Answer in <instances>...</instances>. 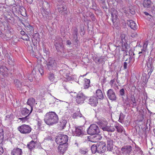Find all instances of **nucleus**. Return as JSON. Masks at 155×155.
Listing matches in <instances>:
<instances>
[{"instance_id": "obj_1", "label": "nucleus", "mask_w": 155, "mask_h": 155, "mask_svg": "<svg viewBox=\"0 0 155 155\" xmlns=\"http://www.w3.org/2000/svg\"><path fill=\"white\" fill-rule=\"evenodd\" d=\"M44 120L47 125H52L58 123L59 118L55 112L51 111L48 112L45 114Z\"/></svg>"}, {"instance_id": "obj_2", "label": "nucleus", "mask_w": 155, "mask_h": 155, "mask_svg": "<svg viewBox=\"0 0 155 155\" xmlns=\"http://www.w3.org/2000/svg\"><path fill=\"white\" fill-rule=\"evenodd\" d=\"M68 140V137L67 135L64 134H59L57 137L55 141L58 144H67V142Z\"/></svg>"}, {"instance_id": "obj_3", "label": "nucleus", "mask_w": 155, "mask_h": 155, "mask_svg": "<svg viewBox=\"0 0 155 155\" xmlns=\"http://www.w3.org/2000/svg\"><path fill=\"white\" fill-rule=\"evenodd\" d=\"M72 71L71 68L68 67L66 69H64L60 71V73L65 78L67 79V81H70L71 79L70 73Z\"/></svg>"}, {"instance_id": "obj_4", "label": "nucleus", "mask_w": 155, "mask_h": 155, "mask_svg": "<svg viewBox=\"0 0 155 155\" xmlns=\"http://www.w3.org/2000/svg\"><path fill=\"white\" fill-rule=\"evenodd\" d=\"M100 132V130L98 126L95 124L91 125L88 129L87 132L88 134L94 135L97 134Z\"/></svg>"}, {"instance_id": "obj_5", "label": "nucleus", "mask_w": 155, "mask_h": 155, "mask_svg": "<svg viewBox=\"0 0 155 155\" xmlns=\"http://www.w3.org/2000/svg\"><path fill=\"white\" fill-rule=\"evenodd\" d=\"M18 130L21 134H28L31 131V127L28 125L23 124L18 127Z\"/></svg>"}, {"instance_id": "obj_6", "label": "nucleus", "mask_w": 155, "mask_h": 155, "mask_svg": "<svg viewBox=\"0 0 155 155\" xmlns=\"http://www.w3.org/2000/svg\"><path fill=\"white\" fill-rule=\"evenodd\" d=\"M47 68L49 70L54 69L56 66V62L53 58H49L48 60L47 64Z\"/></svg>"}, {"instance_id": "obj_7", "label": "nucleus", "mask_w": 155, "mask_h": 155, "mask_svg": "<svg viewBox=\"0 0 155 155\" xmlns=\"http://www.w3.org/2000/svg\"><path fill=\"white\" fill-rule=\"evenodd\" d=\"M121 42H120L119 45H121L122 47L123 50L126 51L128 49V46L127 43V41L125 38V35L124 34H121L120 35Z\"/></svg>"}, {"instance_id": "obj_8", "label": "nucleus", "mask_w": 155, "mask_h": 155, "mask_svg": "<svg viewBox=\"0 0 155 155\" xmlns=\"http://www.w3.org/2000/svg\"><path fill=\"white\" fill-rule=\"evenodd\" d=\"M97 152L103 153L106 150V145L105 143L103 141L98 142L97 144Z\"/></svg>"}, {"instance_id": "obj_9", "label": "nucleus", "mask_w": 155, "mask_h": 155, "mask_svg": "<svg viewBox=\"0 0 155 155\" xmlns=\"http://www.w3.org/2000/svg\"><path fill=\"white\" fill-rule=\"evenodd\" d=\"M86 98L87 97L82 92H79L77 94L76 101L78 104H82Z\"/></svg>"}, {"instance_id": "obj_10", "label": "nucleus", "mask_w": 155, "mask_h": 155, "mask_svg": "<svg viewBox=\"0 0 155 155\" xmlns=\"http://www.w3.org/2000/svg\"><path fill=\"white\" fill-rule=\"evenodd\" d=\"M83 128L81 127H76L75 130L72 133L73 136H80L83 135L84 134Z\"/></svg>"}, {"instance_id": "obj_11", "label": "nucleus", "mask_w": 155, "mask_h": 155, "mask_svg": "<svg viewBox=\"0 0 155 155\" xmlns=\"http://www.w3.org/2000/svg\"><path fill=\"white\" fill-rule=\"evenodd\" d=\"M132 150V147L130 145H127L122 147L121 151L124 154H128L130 153Z\"/></svg>"}, {"instance_id": "obj_12", "label": "nucleus", "mask_w": 155, "mask_h": 155, "mask_svg": "<svg viewBox=\"0 0 155 155\" xmlns=\"http://www.w3.org/2000/svg\"><path fill=\"white\" fill-rule=\"evenodd\" d=\"M107 97L109 99L115 101L116 99V96L115 92L112 89H110L107 92Z\"/></svg>"}, {"instance_id": "obj_13", "label": "nucleus", "mask_w": 155, "mask_h": 155, "mask_svg": "<svg viewBox=\"0 0 155 155\" xmlns=\"http://www.w3.org/2000/svg\"><path fill=\"white\" fill-rule=\"evenodd\" d=\"M88 103L93 106H96L98 103L97 98L95 96L90 97L88 100Z\"/></svg>"}, {"instance_id": "obj_14", "label": "nucleus", "mask_w": 155, "mask_h": 155, "mask_svg": "<svg viewBox=\"0 0 155 155\" xmlns=\"http://www.w3.org/2000/svg\"><path fill=\"white\" fill-rule=\"evenodd\" d=\"M60 145L59 146L58 148V151L61 154H63L67 150L68 146L67 144H59Z\"/></svg>"}, {"instance_id": "obj_15", "label": "nucleus", "mask_w": 155, "mask_h": 155, "mask_svg": "<svg viewBox=\"0 0 155 155\" xmlns=\"http://www.w3.org/2000/svg\"><path fill=\"white\" fill-rule=\"evenodd\" d=\"M35 99L31 97L29 98L27 102V104L30 105L31 107V110L30 111V113H31L33 110V107L35 104Z\"/></svg>"}, {"instance_id": "obj_16", "label": "nucleus", "mask_w": 155, "mask_h": 155, "mask_svg": "<svg viewBox=\"0 0 155 155\" xmlns=\"http://www.w3.org/2000/svg\"><path fill=\"white\" fill-rule=\"evenodd\" d=\"M97 124L99 125L100 127L102 129L103 127L107 125L108 124L107 120L104 118H103L100 120L98 122Z\"/></svg>"}, {"instance_id": "obj_17", "label": "nucleus", "mask_w": 155, "mask_h": 155, "mask_svg": "<svg viewBox=\"0 0 155 155\" xmlns=\"http://www.w3.org/2000/svg\"><path fill=\"white\" fill-rule=\"evenodd\" d=\"M14 83L15 86L21 90H22L23 88V84L20 81L17 79H15L14 81Z\"/></svg>"}, {"instance_id": "obj_18", "label": "nucleus", "mask_w": 155, "mask_h": 155, "mask_svg": "<svg viewBox=\"0 0 155 155\" xmlns=\"http://www.w3.org/2000/svg\"><path fill=\"white\" fill-rule=\"evenodd\" d=\"M22 153L21 149L16 148L12 150L11 152V155H21Z\"/></svg>"}, {"instance_id": "obj_19", "label": "nucleus", "mask_w": 155, "mask_h": 155, "mask_svg": "<svg viewBox=\"0 0 155 155\" xmlns=\"http://www.w3.org/2000/svg\"><path fill=\"white\" fill-rule=\"evenodd\" d=\"M13 120V116L12 114L7 115L5 118V120L6 123L10 124Z\"/></svg>"}, {"instance_id": "obj_20", "label": "nucleus", "mask_w": 155, "mask_h": 155, "mask_svg": "<svg viewBox=\"0 0 155 155\" xmlns=\"http://www.w3.org/2000/svg\"><path fill=\"white\" fill-rule=\"evenodd\" d=\"M55 46L58 51L62 50L63 49L64 46L62 42H59L58 41H55Z\"/></svg>"}, {"instance_id": "obj_21", "label": "nucleus", "mask_w": 155, "mask_h": 155, "mask_svg": "<svg viewBox=\"0 0 155 155\" xmlns=\"http://www.w3.org/2000/svg\"><path fill=\"white\" fill-rule=\"evenodd\" d=\"M128 25H130V27L134 30H135L137 28V26L135 22L132 20H130L127 22Z\"/></svg>"}, {"instance_id": "obj_22", "label": "nucleus", "mask_w": 155, "mask_h": 155, "mask_svg": "<svg viewBox=\"0 0 155 155\" xmlns=\"http://www.w3.org/2000/svg\"><path fill=\"white\" fill-rule=\"evenodd\" d=\"M147 44L145 43L143 45V47L142 49H141V51L139 52V54H141L140 55V56L141 55L143 56L144 57L146 54V48L147 46Z\"/></svg>"}, {"instance_id": "obj_23", "label": "nucleus", "mask_w": 155, "mask_h": 155, "mask_svg": "<svg viewBox=\"0 0 155 155\" xmlns=\"http://www.w3.org/2000/svg\"><path fill=\"white\" fill-rule=\"evenodd\" d=\"M112 18V21L114 23L115 22V20L117 18V10H112L110 12Z\"/></svg>"}, {"instance_id": "obj_24", "label": "nucleus", "mask_w": 155, "mask_h": 155, "mask_svg": "<svg viewBox=\"0 0 155 155\" xmlns=\"http://www.w3.org/2000/svg\"><path fill=\"white\" fill-rule=\"evenodd\" d=\"M147 67L148 68L147 71L148 74L149 76H150L153 71L154 69V67L153 65L150 62L147 64Z\"/></svg>"}, {"instance_id": "obj_25", "label": "nucleus", "mask_w": 155, "mask_h": 155, "mask_svg": "<svg viewBox=\"0 0 155 155\" xmlns=\"http://www.w3.org/2000/svg\"><path fill=\"white\" fill-rule=\"evenodd\" d=\"M134 54L132 50H130L129 51V62L133 63L135 60V57L134 56Z\"/></svg>"}, {"instance_id": "obj_26", "label": "nucleus", "mask_w": 155, "mask_h": 155, "mask_svg": "<svg viewBox=\"0 0 155 155\" xmlns=\"http://www.w3.org/2000/svg\"><path fill=\"white\" fill-rule=\"evenodd\" d=\"M114 127L118 132H122L124 130L123 127L118 123H117L115 125Z\"/></svg>"}, {"instance_id": "obj_27", "label": "nucleus", "mask_w": 155, "mask_h": 155, "mask_svg": "<svg viewBox=\"0 0 155 155\" xmlns=\"http://www.w3.org/2000/svg\"><path fill=\"white\" fill-rule=\"evenodd\" d=\"M29 110L26 108H24L21 109V114L23 116L29 115L30 114Z\"/></svg>"}, {"instance_id": "obj_28", "label": "nucleus", "mask_w": 155, "mask_h": 155, "mask_svg": "<svg viewBox=\"0 0 155 155\" xmlns=\"http://www.w3.org/2000/svg\"><path fill=\"white\" fill-rule=\"evenodd\" d=\"M36 144V142H34L33 140H31L27 144V147L30 150H31L34 149Z\"/></svg>"}, {"instance_id": "obj_29", "label": "nucleus", "mask_w": 155, "mask_h": 155, "mask_svg": "<svg viewBox=\"0 0 155 155\" xmlns=\"http://www.w3.org/2000/svg\"><path fill=\"white\" fill-rule=\"evenodd\" d=\"M97 1L103 9H107V7L105 4L106 0H97Z\"/></svg>"}, {"instance_id": "obj_30", "label": "nucleus", "mask_w": 155, "mask_h": 155, "mask_svg": "<svg viewBox=\"0 0 155 155\" xmlns=\"http://www.w3.org/2000/svg\"><path fill=\"white\" fill-rule=\"evenodd\" d=\"M96 94L99 99H102L104 98L103 95L101 90H97L96 91Z\"/></svg>"}, {"instance_id": "obj_31", "label": "nucleus", "mask_w": 155, "mask_h": 155, "mask_svg": "<svg viewBox=\"0 0 155 155\" xmlns=\"http://www.w3.org/2000/svg\"><path fill=\"white\" fill-rule=\"evenodd\" d=\"M84 81L85 82V83L84 84V88L87 89L90 86V80L86 78H85L84 79Z\"/></svg>"}, {"instance_id": "obj_32", "label": "nucleus", "mask_w": 155, "mask_h": 155, "mask_svg": "<svg viewBox=\"0 0 155 155\" xmlns=\"http://www.w3.org/2000/svg\"><path fill=\"white\" fill-rule=\"evenodd\" d=\"M151 1L150 0H144L143 5L146 8H148L150 6Z\"/></svg>"}, {"instance_id": "obj_33", "label": "nucleus", "mask_w": 155, "mask_h": 155, "mask_svg": "<svg viewBox=\"0 0 155 155\" xmlns=\"http://www.w3.org/2000/svg\"><path fill=\"white\" fill-rule=\"evenodd\" d=\"M35 72V70H34L32 71V73L30 75H29L28 77V78L31 82H32L33 81V78H35L36 76V75H34Z\"/></svg>"}, {"instance_id": "obj_34", "label": "nucleus", "mask_w": 155, "mask_h": 155, "mask_svg": "<svg viewBox=\"0 0 155 155\" xmlns=\"http://www.w3.org/2000/svg\"><path fill=\"white\" fill-rule=\"evenodd\" d=\"M50 8V5L47 2H45L43 4V7L42 8H40V10H48Z\"/></svg>"}, {"instance_id": "obj_35", "label": "nucleus", "mask_w": 155, "mask_h": 155, "mask_svg": "<svg viewBox=\"0 0 155 155\" xmlns=\"http://www.w3.org/2000/svg\"><path fill=\"white\" fill-rule=\"evenodd\" d=\"M113 144V141L110 139H107V148H110V149L112 148Z\"/></svg>"}, {"instance_id": "obj_36", "label": "nucleus", "mask_w": 155, "mask_h": 155, "mask_svg": "<svg viewBox=\"0 0 155 155\" xmlns=\"http://www.w3.org/2000/svg\"><path fill=\"white\" fill-rule=\"evenodd\" d=\"M8 70L7 68L5 67L1 66L0 68V72H2L4 74L7 73Z\"/></svg>"}, {"instance_id": "obj_37", "label": "nucleus", "mask_w": 155, "mask_h": 155, "mask_svg": "<svg viewBox=\"0 0 155 155\" xmlns=\"http://www.w3.org/2000/svg\"><path fill=\"white\" fill-rule=\"evenodd\" d=\"M97 144H94L91 146V149L92 153H94L97 152Z\"/></svg>"}, {"instance_id": "obj_38", "label": "nucleus", "mask_w": 155, "mask_h": 155, "mask_svg": "<svg viewBox=\"0 0 155 155\" xmlns=\"http://www.w3.org/2000/svg\"><path fill=\"white\" fill-rule=\"evenodd\" d=\"M48 78L51 82H55L56 81L54 75L52 73H50Z\"/></svg>"}, {"instance_id": "obj_39", "label": "nucleus", "mask_w": 155, "mask_h": 155, "mask_svg": "<svg viewBox=\"0 0 155 155\" xmlns=\"http://www.w3.org/2000/svg\"><path fill=\"white\" fill-rule=\"evenodd\" d=\"M67 122V121L66 120L62 119L60 121V126L62 127L63 128H64L65 127Z\"/></svg>"}, {"instance_id": "obj_40", "label": "nucleus", "mask_w": 155, "mask_h": 155, "mask_svg": "<svg viewBox=\"0 0 155 155\" xmlns=\"http://www.w3.org/2000/svg\"><path fill=\"white\" fill-rule=\"evenodd\" d=\"M103 59L101 57H96L94 59V61L96 63H99L101 61H103Z\"/></svg>"}, {"instance_id": "obj_41", "label": "nucleus", "mask_w": 155, "mask_h": 155, "mask_svg": "<svg viewBox=\"0 0 155 155\" xmlns=\"http://www.w3.org/2000/svg\"><path fill=\"white\" fill-rule=\"evenodd\" d=\"M127 10H132V9H136L135 6L132 5L130 4L127 5Z\"/></svg>"}, {"instance_id": "obj_42", "label": "nucleus", "mask_w": 155, "mask_h": 155, "mask_svg": "<svg viewBox=\"0 0 155 155\" xmlns=\"http://www.w3.org/2000/svg\"><path fill=\"white\" fill-rule=\"evenodd\" d=\"M24 25L28 30L31 31H32L33 29V27L31 26L30 24H28L27 25Z\"/></svg>"}, {"instance_id": "obj_43", "label": "nucleus", "mask_w": 155, "mask_h": 155, "mask_svg": "<svg viewBox=\"0 0 155 155\" xmlns=\"http://www.w3.org/2000/svg\"><path fill=\"white\" fill-rule=\"evenodd\" d=\"M39 65L40 66V67L38 69V71L39 72L41 75H42L44 74L43 68L42 66H41L40 65Z\"/></svg>"}, {"instance_id": "obj_44", "label": "nucleus", "mask_w": 155, "mask_h": 155, "mask_svg": "<svg viewBox=\"0 0 155 155\" xmlns=\"http://www.w3.org/2000/svg\"><path fill=\"white\" fill-rule=\"evenodd\" d=\"M29 118L28 115L26 116L25 117H24L19 118V119L20 120L23 122H25L27 121L28 119Z\"/></svg>"}, {"instance_id": "obj_45", "label": "nucleus", "mask_w": 155, "mask_h": 155, "mask_svg": "<svg viewBox=\"0 0 155 155\" xmlns=\"http://www.w3.org/2000/svg\"><path fill=\"white\" fill-rule=\"evenodd\" d=\"M132 64V63H131V62H129V61H128V62H125L124 64V68L125 69H127V64H129V65L130 66L131 65V64Z\"/></svg>"}, {"instance_id": "obj_46", "label": "nucleus", "mask_w": 155, "mask_h": 155, "mask_svg": "<svg viewBox=\"0 0 155 155\" xmlns=\"http://www.w3.org/2000/svg\"><path fill=\"white\" fill-rule=\"evenodd\" d=\"M131 101V103L133 104V106L135 107L136 106V102L134 97H132Z\"/></svg>"}, {"instance_id": "obj_47", "label": "nucleus", "mask_w": 155, "mask_h": 155, "mask_svg": "<svg viewBox=\"0 0 155 155\" xmlns=\"http://www.w3.org/2000/svg\"><path fill=\"white\" fill-rule=\"evenodd\" d=\"M115 129L114 127L111 126H109V132H113L114 131Z\"/></svg>"}, {"instance_id": "obj_48", "label": "nucleus", "mask_w": 155, "mask_h": 155, "mask_svg": "<svg viewBox=\"0 0 155 155\" xmlns=\"http://www.w3.org/2000/svg\"><path fill=\"white\" fill-rule=\"evenodd\" d=\"M33 0H24V3L28 5V4H31L33 2Z\"/></svg>"}, {"instance_id": "obj_49", "label": "nucleus", "mask_w": 155, "mask_h": 155, "mask_svg": "<svg viewBox=\"0 0 155 155\" xmlns=\"http://www.w3.org/2000/svg\"><path fill=\"white\" fill-rule=\"evenodd\" d=\"M109 126H107V125H106L104 127H103V128H102V129L104 131H106L109 132Z\"/></svg>"}, {"instance_id": "obj_50", "label": "nucleus", "mask_w": 155, "mask_h": 155, "mask_svg": "<svg viewBox=\"0 0 155 155\" xmlns=\"http://www.w3.org/2000/svg\"><path fill=\"white\" fill-rule=\"evenodd\" d=\"M25 36L26 38H24L23 37L21 38L23 39L24 40H26L27 41H28L29 40V38L26 34L25 35Z\"/></svg>"}, {"instance_id": "obj_51", "label": "nucleus", "mask_w": 155, "mask_h": 155, "mask_svg": "<svg viewBox=\"0 0 155 155\" xmlns=\"http://www.w3.org/2000/svg\"><path fill=\"white\" fill-rule=\"evenodd\" d=\"M120 94L121 96L124 95V89H122L120 90Z\"/></svg>"}, {"instance_id": "obj_52", "label": "nucleus", "mask_w": 155, "mask_h": 155, "mask_svg": "<svg viewBox=\"0 0 155 155\" xmlns=\"http://www.w3.org/2000/svg\"><path fill=\"white\" fill-rule=\"evenodd\" d=\"M144 14L146 15H150L151 17H152L153 15L151 14V13L150 12H144Z\"/></svg>"}, {"instance_id": "obj_53", "label": "nucleus", "mask_w": 155, "mask_h": 155, "mask_svg": "<svg viewBox=\"0 0 155 155\" xmlns=\"http://www.w3.org/2000/svg\"><path fill=\"white\" fill-rule=\"evenodd\" d=\"M138 35L137 33H132L131 34V36L132 38H135V37H137Z\"/></svg>"}, {"instance_id": "obj_54", "label": "nucleus", "mask_w": 155, "mask_h": 155, "mask_svg": "<svg viewBox=\"0 0 155 155\" xmlns=\"http://www.w3.org/2000/svg\"><path fill=\"white\" fill-rule=\"evenodd\" d=\"M142 79L143 82L145 83L147 81V80H146V77L145 76H143L142 77Z\"/></svg>"}, {"instance_id": "obj_55", "label": "nucleus", "mask_w": 155, "mask_h": 155, "mask_svg": "<svg viewBox=\"0 0 155 155\" xmlns=\"http://www.w3.org/2000/svg\"><path fill=\"white\" fill-rule=\"evenodd\" d=\"M80 153L81 154H84L86 153L87 152L86 150H82V149H81L80 150Z\"/></svg>"}, {"instance_id": "obj_56", "label": "nucleus", "mask_w": 155, "mask_h": 155, "mask_svg": "<svg viewBox=\"0 0 155 155\" xmlns=\"http://www.w3.org/2000/svg\"><path fill=\"white\" fill-rule=\"evenodd\" d=\"M4 152L3 147L0 146V155H2Z\"/></svg>"}, {"instance_id": "obj_57", "label": "nucleus", "mask_w": 155, "mask_h": 155, "mask_svg": "<svg viewBox=\"0 0 155 155\" xmlns=\"http://www.w3.org/2000/svg\"><path fill=\"white\" fill-rule=\"evenodd\" d=\"M78 37L77 35H73V40L75 41L76 42H77V41L78 40Z\"/></svg>"}, {"instance_id": "obj_58", "label": "nucleus", "mask_w": 155, "mask_h": 155, "mask_svg": "<svg viewBox=\"0 0 155 155\" xmlns=\"http://www.w3.org/2000/svg\"><path fill=\"white\" fill-rule=\"evenodd\" d=\"M96 137L98 140H100L102 138L101 136L99 135H97Z\"/></svg>"}, {"instance_id": "obj_59", "label": "nucleus", "mask_w": 155, "mask_h": 155, "mask_svg": "<svg viewBox=\"0 0 155 155\" xmlns=\"http://www.w3.org/2000/svg\"><path fill=\"white\" fill-rule=\"evenodd\" d=\"M119 118H120V119H123V120L124 118V115L122 113H121L120 115V117Z\"/></svg>"}, {"instance_id": "obj_60", "label": "nucleus", "mask_w": 155, "mask_h": 155, "mask_svg": "<svg viewBox=\"0 0 155 155\" xmlns=\"http://www.w3.org/2000/svg\"><path fill=\"white\" fill-rule=\"evenodd\" d=\"M78 116V115L76 113H74L72 117L73 118H76Z\"/></svg>"}, {"instance_id": "obj_61", "label": "nucleus", "mask_w": 155, "mask_h": 155, "mask_svg": "<svg viewBox=\"0 0 155 155\" xmlns=\"http://www.w3.org/2000/svg\"><path fill=\"white\" fill-rule=\"evenodd\" d=\"M78 30L76 29V30L74 31L73 34V35H78Z\"/></svg>"}, {"instance_id": "obj_62", "label": "nucleus", "mask_w": 155, "mask_h": 155, "mask_svg": "<svg viewBox=\"0 0 155 155\" xmlns=\"http://www.w3.org/2000/svg\"><path fill=\"white\" fill-rule=\"evenodd\" d=\"M67 45H70L71 44V41L69 40H67L66 41Z\"/></svg>"}, {"instance_id": "obj_63", "label": "nucleus", "mask_w": 155, "mask_h": 155, "mask_svg": "<svg viewBox=\"0 0 155 155\" xmlns=\"http://www.w3.org/2000/svg\"><path fill=\"white\" fill-rule=\"evenodd\" d=\"M115 81L114 79H113V80H112L110 81V83L111 85H112L113 84Z\"/></svg>"}, {"instance_id": "obj_64", "label": "nucleus", "mask_w": 155, "mask_h": 155, "mask_svg": "<svg viewBox=\"0 0 155 155\" xmlns=\"http://www.w3.org/2000/svg\"><path fill=\"white\" fill-rule=\"evenodd\" d=\"M20 34L21 35H25L26 34H25V32L24 31H21Z\"/></svg>"}]
</instances>
